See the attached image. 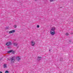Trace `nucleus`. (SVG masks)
<instances>
[{"instance_id": "nucleus-12", "label": "nucleus", "mask_w": 73, "mask_h": 73, "mask_svg": "<svg viewBox=\"0 0 73 73\" xmlns=\"http://www.w3.org/2000/svg\"><path fill=\"white\" fill-rule=\"evenodd\" d=\"M5 73H9V72L8 71H6L5 72Z\"/></svg>"}, {"instance_id": "nucleus-7", "label": "nucleus", "mask_w": 73, "mask_h": 73, "mask_svg": "<svg viewBox=\"0 0 73 73\" xmlns=\"http://www.w3.org/2000/svg\"><path fill=\"white\" fill-rule=\"evenodd\" d=\"M13 52V50H11L9 51H8L7 52V53H11V52Z\"/></svg>"}, {"instance_id": "nucleus-13", "label": "nucleus", "mask_w": 73, "mask_h": 73, "mask_svg": "<svg viewBox=\"0 0 73 73\" xmlns=\"http://www.w3.org/2000/svg\"><path fill=\"white\" fill-rule=\"evenodd\" d=\"M14 27L15 28H16L17 27V26L15 25L14 26Z\"/></svg>"}, {"instance_id": "nucleus-4", "label": "nucleus", "mask_w": 73, "mask_h": 73, "mask_svg": "<svg viewBox=\"0 0 73 73\" xmlns=\"http://www.w3.org/2000/svg\"><path fill=\"white\" fill-rule=\"evenodd\" d=\"M35 42L33 41H32L31 42V45L32 46H34L35 45Z\"/></svg>"}, {"instance_id": "nucleus-15", "label": "nucleus", "mask_w": 73, "mask_h": 73, "mask_svg": "<svg viewBox=\"0 0 73 73\" xmlns=\"http://www.w3.org/2000/svg\"><path fill=\"white\" fill-rule=\"evenodd\" d=\"M40 26H39V25H37V28H39Z\"/></svg>"}, {"instance_id": "nucleus-9", "label": "nucleus", "mask_w": 73, "mask_h": 73, "mask_svg": "<svg viewBox=\"0 0 73 73\" xmlns=\"http://www.w3.org/2000/svg\"><path fill=\"white\" fill-rule=\"evenodd\" d=\"M38 58H39V59H38V60H40L41 59V57L40 56H38Z\"/></svg>"}, {"instance_id": "nucleus-19", "label": "nucleus", "mask_w": 73, "mask_h": 73, "mask_svg": "<svg viewBox=\"0 0 73 73\" xmlns=\"http://www.w3.org/2000/svg\"><path fill=\"white\" fill-rule=\"evenodd\" d=\"M49 52H50V50H49Z\"/></svg>"}, {"instance_id": "nucleus-21", "label": "nucleus", "mask_w": 73, "mask_h": 73, "mask_svg": "<svg viewBox=\"0 0 73 73\" xmlns=\"http://www.w3.org/2000/svg\"><path fill=\"white\" fill-rule=\"evenodd\" d=\"M35 1H37V0H35Z\"/></svg>"}, {"instance_id": "nucleus-20", "label": "nucleus", "mask_w": 73, "mask_h": 73, "mask_svg": "<svg viewBox=\"0 0 73 73\" xmlns=\"http://www.w3.org/2000/svg\"><path fill=\"white\" fill-rule=\"evenodd\" d=\"M70 41H71V40H70Z\"/></svg>"}, {"instance_id": "nucleus-6", "label": "nucleus", "mask_w": 73, "mask_h": 73, "mask_svg": "<svg viewBox=\"0 0 73 73\" xmlns=\"http://www.w3.org/2000/svg\"><path fill=\"white\" fill-rule=\"evenodd\" d=\"M20 60V57H17V60L18 61H19V60Z\"/></svg>"}, {"instance_id": "nucleus-17", "label": "nucleus", "mask_w": 73, "mask_h": 73, "mask_svg": "<svg viewBox=\"0 0 73 73\" xmlns=\"http://www.w3.org/2000/svg\"><path fill=\"white\" fill-rule=\"evenodd\" d=\"M54 0H50V1L52 2L53 1H54Z\"/></svg>"}, {"instance_id": "nucleus-8", "label": "nucleus", "mask_w": 73, "mask_h": 73, "mask_svg": "<svg viewBox=\"0 0 73 73\" xmlns=\"http://www.w3.org/2000/svg\"><path fill=\"white\" fill-rule=\"evenodd\" d=\"M13 44L15 46H17L18 44L17 43H13Z\"/></svg>"}, {"instance_id": "nucleus-1", "label": "nucleus", "mask_w": 73, "mask_h": 73, "mask_svg": "<svg viewBox=\"0 0 73 73\" xmlns=\"http://www.w3.org/2000/svg\"><path fill=\"white\" fill-rule=\"evenodd\" d=\"M56 30V28L54 27H52L50 31V33L51 35H54L55 34L54 31Z\"/></svg>"}, {"instance_id": "nucleus-11", "label": "nucleus", "mask_w": 73, "mask_h": 73, "mask_svg": "<svg viewBox=\"0 0 73 73\" xmlns=\"http://www.w3.org/2000/svg\"><path fill=\"white\" fill-rule=\"evenodd\" d=\"M9 29V27L7 26L6 28V29Z\"/></svg>"}, {"instance_id": "nucleus-16", "label": "nucleus", "mask_w": 73, "mask_h": 73, "mask_svg": "<svg viewBox=\"0 0 73 73\" xmlns=\"http://www.w3.org/2000/svg\"><path fill=\"white\" fill-rule=\"evenodd\" d=\"M12 52V53H13V54H14L15 53V51H13Z\"/></svg>"}, {"instance_id": "nucleus-5", "label": "nucleus", "mask_w": 73, "mask_h": 73, "mask_svg": "<svg viewBox=\"0 0 73 73\" xmlns=\"http://www.w3.org/2000/svg\"><path fill=\"white\" fill-rule=\"evenodd\" d=\"M14 32H15V30H13L10 31L9 33H14Z\"/></svg>"}, {"instance_id": "nucleus-18", "label": "nucleus", "mask_w": 73, "mask_h": 73, "mask_svg": "<svg viewBox=\"0 0 73 73\" xmlns=\"http://www.w3.org/2000/svg\"><path fill=\"white\" fill-rule=\"evenodd\" d=\"M0 73H3L1 71H0Z\"/></svg>"}, {"instance_id": "nucleus-14", "label": "nucleus", "mask_w": 73, "mask_h": 73, "mask_svg": "<svg viewBox=\"0 0 73 73\" xmlns=\"http://www.w3.org/2000/svg\"><path fill=\"white\" fill-rule=\"evenodd\" d=\"M66 36H68V35H69V34H68V33H66Z\"/></svg>"}, {"instance_id": "nucleus-10", "label": "nucleus", "mask_w": 73, "mask_h": 73, "mask_svg": "<svg viewBox=\"0 0 73 73\" xmlns=\"http://www.w3.org/2000/svg\"><path fill=\"white\" fill-rule=\"evenodd\" d=\"M4 68H7V65L5 64H4Z\"/></svg>"}, {"instance_id": "nucleus-3", "label": "nucleus", "mask_w": 73, "mask_h": 73, "mask_svg": "<svg viewBox=\"0 0 73 73\" xmlns=\"http://www.w3.org/2000/svg\"><path fill=\"white\" fill-rule=\"evenodd\" d=\"M6 45L7 46H9L10 45H12V43L11 42H7L6 44Z\"/></svg>"}, {"instance_id": "nucleus-2", "label": "nucleus", "mask_w": 73, "mask_h": 73, "mask_svg": "<svg viewBox=\"0 0 73 73\" xmlns=\"http://www.w3.org/2000/svg\"><path fill=\"white\" fill-rule=\"evenodd\" d=\"M7 61L9 60L10 61H11V62H15V58H7Z\"/></svg>"}]
</instances>
